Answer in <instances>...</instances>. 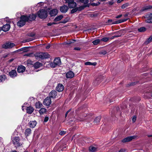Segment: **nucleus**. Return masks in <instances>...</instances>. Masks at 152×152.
Instances as JSON below:
<instances>
[{"instance_id":"obj_1","label":"nucleus","mask_w":152,"mask_h":152,"mask_svg":"<svg viewBox=\"0 0 152 152\" xmlns=\"http://www.w3.org/2000/svg\"><path fill=\"white\" fill-rule=\"evenodd\" d=\"M50 1L46 0L45 2H39L35 5L31 9H39L40 10H56L55 7H53L52 5H50Z\"/></svg>"},{"instance_id":"obj_2","label":"nucleus","mask_w":152,"mask_h":152,"mask_svg":"<svg viewBox=\"0 0 152 152\" xmlns=\"http://www.w3.org/2000/svg\"><path fill=\"white\" fill-rule=\"evenodd\" d=\"M26 21H27L26 16L22 15L21 17L20 20L17 23V25L18 26L21 27L25 24Z\"/></svg>"},{"instance_id":"obj_3","label":"nucleus","mask_w":152,"mask_h":152,"mask_svg":"<svg viewBox=\"0 0 152 152\" xmlns=\"http://www.w3.org/2000/svg\"><path fill=\"white\" fill-rule=\"evenodd\" d=\"M39 17L41 19H45L47 16V12L46 10H39L37 13Z\"/></svg>"},{"instance_id":"obj_4","label":"nucleus","mask_w":152,"mask_h":152,"mask_svg":"<svg viewBox=\"0 0 152 152\" xmlns=\"http://www.w3.org/2000/svg\"><path fill=\"white\" fill-rule=\"evenodd\" d=\"M12 143L16 147L22 145V144L20 142V139L18 137L12 138Z\"/></svg>"},{"instance_id":"obj_5","label":"nucleus","mask_w":152,"mask_h":152,"mask_svg":"<svg viewBox=\"0 0 152 152\" xmlns=\"http://www.w3.org/2000/svg\"><path fill=\"white\" fill-rule=\"evenodd\" d=\"M66 2L68 4V6L70 8H74L77 6V4L74 1V0H66Z\"/></svg>"},{"instance_id":"obj_6","label":"nucleus","mask_w":152,"mask_h":152,"mask_svg":"<svg viewBox=\"0 0 152 152\" xmlns=\"http://www.w3.org/2000/svg\"><path fill=\"white\" fill-rule=\"evenodd\" d=\"M15 46V44L10 42H7L3 44L2 46L3 48L8 49L12 48Z\"/></svg>"},{"instance_id":"obj_7","label":"nucleus","mask_w":152,"mask_h":152,"mask_svg":"<svg viewBox=\"0 0 152 152\" xmlns=\"http://www.w3.org/2000/svg\"><path fill=\"white\" fill-rule=\"evenodd\" d=\"M127 20V19H122L120 20H119L116 21L115 22H113V20L111 19L108 20L107 23H108V24L111 25L113 24H115L117 23H121L124 21H126Z\"/></svg>"},{"instance_id":"obj_8","label":"nucleus","mask_w":152,"mask_h":152,"mask_svg":"<svg viewBox=\"0 0 152 152\" xmlns=\"http://www.w3.org/2000/svg\"><path fill=\"white\" fill-rule=\"evenodd\" d=\"M137 137L136 136L128 137L123 139L122 140V142H129L132 140L136 138Z\"/></svg>"},{"instance_id":"obj_9","label":"nucleus","mask_w":152,"mask_h":152,"mask_svg":"<svg viewBox=\"0 0 152 152\" xmlns=\"http://www.w3.org/2000/svg\"><path fill=\"white\" fill-rule=\"evenodd\" d=\"M51 103V99L50 97H47L43 101V104L46 106H49Z\"/></svg>"},{"instance_id":"obj_10","label":"nucleus","mask_w":152,"mask_h":152,"mask_svg":"<svg viewBox=\"0 0 152 152\" xmlns=\"http://www.w3.org/2000/svg\"><path fill=\"white\" fill-rule=\"evenodd\" d=\"M36 15L33 14L30 15L28 16H26L27 21L34 20L36 19Z\"/></svg>"},{"instance_id":"obj_11","label":"nucleus","mask_w":152,"mask_h":152,"mask_svg":"<svg viewBox=\"0 0 152 152\" xmlns=\"http://www.w3.org/2000/svg\"><path fill=\"white\" fill-rule=\"evenodd\" d=\"M147 18L145 20L146 23H152V13L147 15Z\"/></svg>"},{"instance_id":"obj_12","label":"nucleus","mask_w":152,"mask_h":152,"mask_svg":"<svg viewBox=\"0 0 152 152\" xmlns=\"http://www.w3.org/2000/svg\"><path fill=\"white\" fill-rule=\"evenodd\" d=\"M9 76L13 78L17 76V72L15 70H12L9 72Z\"/></svg>"},{"instance_id":"obj_13","label":"nucleus","mask_w":152,"mask_h":152,"mask_svg":"<svg viewBox=\"0 0 152 152\" xmlns=\"http://www.w3.org/2000/svg\"><path fill=\"white\" fill-rule=\"evenodd\" d=\"M50 96L53 98H58L57 92L55 91H52L50 94Z\"/></svg>"},{"instance_id":"obj_14","label":"nucleus","mask_w":152,"mask_h":152,"mask_svg":"<svg viewBox=\"0 0 152 152\" xmlns=\"http://www.w3.org/2000/svg\"><path fill=\"white\" fill-rule=\"evenodd\" d=\"M74 76V73L71 71H69L66 74V77L67 78H72Z\"/></svg>"},{"instance_id":"obj_15","label":"nucleus","mask_w":152,"mask_h":152,"mask_svg":"<svg viewBox=\"0 0 152 152\" xmlns=\"http://www.w3.org/2000/svg\"><path fill=\"white\" fill-rule=\"evenodd\" d=\"M25 69L26 68L25 66L21 65L18 67L17 71L19 73L23 72L25 71Z\"/></svg>"},{"instance_id":"obj_16","label":"nucleus","mask_w":152,"mask_h":152,"mask_svg":"<svg viewBox=\"0 0 152 152\" xmlns=\"http://www.w3.org/2000/svg\"><path fill=\"white\" fill-rule=\"evenodd\" d=\"M64 89V87L63 85L59 84L56 87V90L58 92L62 91Z\"/></svg>"},{"instance_id":"obj_17","label":"nucleus","mask_w":152,"mask_h":152,"mask_svg":"<svg viewBox=\"0 0 152 152\" xmlns=\"http://www.w3.org/2000/svg\"><path fill=\"white\" fill-rule=\"evenodd\" d=\"M10 28V26L9 24H6L3 26L2 29L4 31H7L9 30Z\"/></svg>"},{"instance_id":"obj_18","label":"nucleus","mask_w":152,"mask_h":152,"mask_svg":"<svg viewBox=\"0 0 152 152\" xmlns=\"http://www.w3.org/2000/svg\"><path fill=\"white\" fill-rule=\"evenodd\" d=\"M54 61L56 66H59L61 64V60L59 58H57L55 59Z\"/></svg>"},{"instance_id":"obj_19","label":"nucleus","mask_w":152,"mask_h":152,"mask_svg":"<svg viewBox=\"0 0 152 152\" xmlns=\"http://www.w3.org/2000/svg\"><path fill=\"white\" fill-rule=\"evenodd\" d=\"M34 110V108L31 106L28 107L26 109L27 113L29 114H31L33 112Z\"/></svg>"},{"instance_id":"obj_20","label":"nucleus","mask_w":152,"mask_h":152,"mask_svg":"<svg viewBox=\"0 0 152 152\" xmlns=\"http://www.w3.org/2000/svg\"><path fill=\"white\" fill-rule=\"evenodd\" d=\"M90 118V116L89 115H86V114H84L82 117V118L81 121H83L85 120H89Z\"/></svg>"},{"instance_id":"obj_21","label":"nucleus","mask_w":152,"mask_h":152,"mask_svg":"<svg viewBox=\"0 0 152 152\" xmlns=\"http://www.w3.org/2000/svg\"><path fill=\"white\" fill-rule=\"evenodd\" d=\"M57 14V10H50L49 14L51 16L56 15Z\"/></svg>"},{"instance_id":"obj_22","label":"nucleus","mask_w":152,"mask_h":152,"mask_svg":"<svg viewBox=\"0 0 152 152\" xmlns=\"http://www.w3.org/2000/svg\"><path fill=\"white\" fill-rule=\"evenodd\" d=\"M89 150L91 152H95L97 150V148L93 146H90L89 148Z\"/></svg>"},{"instance_id":"obj_23","label":"nucleus","mask_w":152,"mask_h":152,"mask_svg":"<svg viewBox=\"0 0 152 152\" xmlns=\"http://www.w3.org/2000/svg\"><path fill=\"white\" fill-rule=\"evenodd\" d=\"M42 66V64L38 62H36L34 65V67L36 69L39 68Z\"/></svg>"},{"instance_id":"obj_24","label":"nucleus","mask_w":152,"mask_h":152,"mask_svg":"<svg viewBox=\"0 0 152 152\" xmlns=\"http://www.w3.org/2000/svg\"><path fill=\"white\" fill-rule=\"evenodd\" d=\"M37 123L36 121H31L29 123L30 127L33 128L36 126Z\"/></svg>"},{"instance_id":"obj_25","label":"nucleus","mask_w":152,"mask_h":152,"mask_svg":"<svg viewBox=\"0 0 152 152\" xmlns=\"http://www.w3.org/2000/svg\"><path fill=\"white\" fill-rule=\"evenodd\" d=\"M89 5L88 4H85L83 6H82L79 7H77L75 9H73V10H83L85 8V7H89Z\"/></svg>"},{"instance_id":"obj_26","label":"nucleus","mask_w":152,"mask_h":152,"mask_svg":"<svg viewBox=\"0 0 152 152\" xmlns=\"http://www.w3.org/2000/svg\"><path fill=\"white\" fill-rule=\"evenodd\" d=\"M43 53H37L35 54V56L37 57V58H41L42 59H43Z\"/></svg>"},{"instance_id":"obj_27","label":"nucleus","mask_w":152,"mask_h":152,"mask_svg":"<svg viewBox=\"0 0 152 152\" xmlns=\"http://www.w3.org/2000/svg\"><path fill=\"white\" fill-rule=\"evenodd\" d=\"M63 17L62 15H60L56 17L54 19V21L56 22H57L61 20L63 18Z\"/></svg>"},{"instance_id":"obj_28","label":"nucleus","mask_w":152,"mask_h":152,"mask_svg":"<svg viewBox=\"0 0 152 152\" xmlns=\"http://www.w3.org/2000/svg\"><path fill=\"white\" fill-rule=\"evenodd\" d=\"M31 129L29 128H28L26 130L25 132V135L27 136H28L30 134H31Z\"/></svg>"},{"instance_id":"obj_29","label":"nucleus","mask_w":152,"mask_h":152,"mask_svg":"<svg viewBox=\"0 0 152 152\" xmlns=\"http://www.w3.org/2000/svg\"><path fill=\"white\" fill-rule=\"evenodd\" d=\"M20 51H23L24 52H27L28 51V48H22L16 51L18 52Z\"/></svg>"},{"instance_id":"obj_30","label":"nucleus","mask_w":152,"mask_h":152,"mask_svg":"<svg viewBox=\"0 0 152 152\" xmlns=\"http://www.w3.org/2000/svg\"><path fill=\"white\" fill-rule=\"evenodd\" d=\"M42 106V104L40 102H36L35 104V107L37 108H39Z\"/></svg>"},{"instance_id":"obj_31","label":"nucleus","mask_w":152,"mask_h":152,"mask_svg":"<svg viewBox=\"0 0 152 152\" xmlns=\"http://www.w3.org/2000/svg\"><path fill=\"white\" fill-rule=\"evenodd\" d=\"M46 111V110L44 108H41L39 110V113L40 114H42L45 113Z\"/></svg>"},{"instance_id":"obj_32","label":"nucleus","mask_w":152,"mask_h":152,"mask_svg":"<svg viewBox=\"0 0 152 152\" xmlns=\"http://www.w3.org/2000/svg\"><path fill=\"white\" fill-rule=\"evenodd\" d=\"M152 41V35L145 42V43L148 44Z\"/></svg>"},{"instance_id":"obj_33","label":"nucleus","mask_w":152,"mask_h":152,"mask_svg":"<svg viewBox=\"0 0 152 152\" xmlns=\"http://www.w3.org/2000/svg\"><path fill=\"white\" fill-rule=\"evenodd\" d=\"M6 79V76L4 75H1L0 76V82H2L4 81Z\"/></svg>"},{"instance_id":"obj_34","label":"nucleus","mask_w":152,"mask_h":152,"mask_svg":"<svg viewBox=\"0 0 152 152\" xmlns=\"http://www.w3.org/2000/svg\"><path fill=\"white\" fill-rule=\"evenodd\" d=\"M43 59L49 58L50 55L47 53H43Z\"/></svg>"},{"instance_id":"obj_35","label":"nucleus","mask_w":152,"mask_h":152,"mask_svg":"<svg viewBox=\"0 0 152 152\" xmlns=\"http://www.w3.org/2000/svg\"><path fill=\"white\" fill-rule=\"evenodd\" d=\"M96 63L95 62L91 63L90 62L88 61L85 63V64L86 65H92L94 66H95L96 65Z\"/></svg>"},{"instance_id":"obj_36","label":"nucleus","mask_w":152,"mask_h":152,"mask_svg":"<svg viewBox=\"0 0 152 152\" xmlns=\"http://www.w3.org/2000/svg\"><path fill=\"white\" fill-rule=\"evenodd\" d=\"M70 18L69 17H67L64 20H63L60 22V23H66L68 22Z\"/></svg>"},{"instance_id":"obj_37","label":"nucleus","mask_w":152,"mask_h":152,"mask_svg":"<svg viewBox=\"0 0 152 152\" xmlns=\"http://www.w3.org/2000/svg\"><path fill=\"white\" fill-rule=\"evenodd\" d=\"M138 30L140 32H143L146 30V28L144 27H142L139 28Z\"/></svg>"},{"instance_id":"obj_38","label":"nucleus","mask_w":152,"mask_h":152,"mask_svg":"<svg viewBox=\"0 0 152 152\" xmlns=\"http://www.w3.org/2000/svg\"><path fill=\"white\" fill-rule=\"evenodd\" d=\"M100 117H98L96 118L94 121V122L95 124H98L100 121Z\"/></svg>"},{"instance_id":"obj_39","label":"nucleus","mask_w":152,"mask_h":152,"mask_svg":"<svg viewBox=\"0 0 152 152\" xmlns=\"http://www.w3.org/2000/svg\"><path fill=\"white\" fill-rule=\"evenodd\" d=\"M100 41V39H97L93 41L92 43L94 45H96L99 43Z\"/></svg>"},{"instance_id":"obj_40","label":"nucleus","mask_w":152,"mask_h":152,"mask_svg":"<svg viewBox=\"0 0 152 152\" xmlns=\"http://www.w3.org/2000/svg\"><path fill=\"white\" fill-rule=\"evenodd\" d=\"M68 7L66 5H64L60 7V10H68Z\"/></svg>"},{"instance_id":"obj_41","label":"nucleus","mask_w":152,"mask_h":152,"mask_svg":"<svg viewBox=\"0 0 152 152\" xmlns=\"http://www.w3.org/2000/svg\"><path fill=\"white\" fill-rule=\"evenodd\" d=\"M49 64H50V66L52 67H56V65L54 63V61H53V63L51 62H50L49 63Z\"/></svg>"},{"instance_id":"obj_42","label":"nucleus","mask_w":152,"mask_h":152,"mask_svg":"<svg viewBox=\"0 0 152 152\" xmlns=\"http://www.w3.org/2000/svg\"><path fill=\"white\" fill-rule=\"evenodd\" d=\"M109 39V38L108 37L103 38L101 39V41L104 42H107Z\"/></svg>"},{"instance_id":"obj_43","label":"nucleus","mask_w":152,"mask_h":152,"mask_svg":"<svg viewBox=\"0 0 152 152\" xmlns=\"http://www.w3.org/2000/svg\"><path fill=\"white\" fill-rule=\"evenodd\" d=\"M80 1L84 4H88L89 1L88 0H80Z\"/></svg>"},{"instance_id":"obj_44","label":"nucleus","mask_w":152,"mask_h":152,"mask_svg":"<svg viewBox=\"0 0 152 152\" xmlns=\"http://www.w3.org/2000/svg\"><path fill=\"white\" fill-rule=\"evenodd\" d=\"M128 4H123L121 7V8L123 9L126 8L127 9V7H128Z\"/></svg>"},{"instance_id":"obj_45","label":"nucleus","mask_w":152,"mask_h":152,"mask_svg":"<svg viewBox=\"0 0 152 152\" xmlns=\"http://www.w3.org/2000/svg\"><path fill=\"white\" fill-rule=\"evenodd\" d=\"M152 9V6L148 5L145 7V8L143 10H149Z\"/></svg>"},{"instance_id":"obj_46","label":"nucleus","mask_w":152,"mask_h":152,"mask_svg":"<svg viewBox=\"0 0 152 152\" xmlns=\"http://www.w3.org/2000/svg\"><path fill=\"white\" fill-rule=\"evenodd\" d=\"M75 40H71L69 41H68L66 44H70L71 43H74L75 42Z\"/></svg>"},{"instance_id":"obj_47","label":"nucleus","mask_w":152,"mask_h":152,"mask_svg":"<svg viewBox=\"0 0 152 152\" xmlns=\"http://www.w3.org/2000/svg\"><path fill=\"white\" fill-rule=\"evenodd\" d=\"M66 132L64 131H62L60 132L59 133V134L61 135H63L65 134Z\"/></svg>"},{"instance_id":"obj_48","label":"nucleus","mask_w":152,"mask_h":152,"mask_svg":"<svg viewBox=\"0 0 152 152\" xmlns=\"http://www.w3.org/2000/svg\"><path fill=\"white\" fill-rule=\"evenodd\" d=\"M56 23H50L47 24V25L48 26H50L52 25L55 24Z\"/></svg>"},{"instance_id":"obj_49","label":"nucleus","mask_w":152,"mask_h":152,"mask_svg":"<svg viewBox=\"0 0 152 152\" xmlns=\"http://www.w3.org/2000/svg\"><path fill=\"white\" fill-rule=\"evenodd\" d=\"M100 4V3L99 2H98L97 3H93L92 4V5L93 6H97L98 5Z\"/></svg>"},{"instance_id":"obj_50","label":"nucleus","mask_w":152,"mask_h":152,"mask_svg":"<svg viewBox=\"0 0 152 152\" xmlns=\"http://www.w3.org/2000/svg\"><path fill=\"white\" fill-rule=\"evenodd\" d=\"M136 120V117L134 116L132 118V121L133 122H134Z\"/></svg>"},{"instance_id":"obj_51","label":"nucleus","mask_w":152,"mask_h":152,"mask_svg":"<svg viewBox=\"0 0 152 152\" xmlns=\"http://www.w3.org/2000/svg\"><path fill=\"white\" fill-rule=\"evenodd\" d=\"M118 152H126V150L124 149H121Z\"/></svg>"},{"instance_id":"obj_52","label":"nucleus","mask_w":152,"mask_h":152,"mask_svg":"<svg viewBox=\"0 0 152 152\" xmlns=\"http://www.w3.org/2000/svg\"><path fill=\"white\" fill-rule=\"evenodd\" d=\"M48 120V117H45L44 119V121L45 122H47Z\"/></svg>"},{"instance_id":"obj_53","label":"nucleus","mask_w":152,"mask_h":152,"mask_svg":"<svg viewBox=\"0 0 152 152\" xmlns=\"http://www.w3.org/2000/svg\"><path fill=\"white\" fill-rule=\"evenodd\" d=\"M32 53H30L29 54H27L25 55L28 56H32Z\"/></svg>"},{"instance_id":"obj_54","label":"nucleus","mask_w":152,"mask_h":152,"mask_svg":"<svg viewBox=\"0 0 152 152\" xmlns=\"http://www.w3.org/2000/svg\"><path fill=\"white\" fill-rule=\"evenodd\" d=\"M74 49L77 50H80V48L79 47H76Z\"/></svg>"},{"instance_id":"obj_55","label":"nucleus","mask_w":152,"mask_h":152,"mask_svg":"<svg viewBox=\"0 0 152 152\" xmlns=\"http://www.w3.org/2000/svg\"><path fill=\"white\" fill-rule=\"evenodd\" d=\"M77 10H71V13H73L76 12Z\"/></svg>"},{"instance_id":"obj_56","label":"nucleus","mask_w":152,"mask_h":152,"mask_svg":"<svg viewBox=\"0 0 152 152\" xmlns=\"http://www.w3.org/2000/svg\"><path fill=\"white\" fill-rule=\"evenodd\" d=\"M50 47V45L49 44H48L46 47V49H49Z\"/></svg>"},{"instance_id":"obj_57","label":"nucleus","mask_w":152,"mask_h":152,"mask_svg":"<svg viewBox=\"0 0 152 152\" xmlns=\"http://www.w3.org/2000/svg\"><path fill=\"white\" fill-rule=\"evenodd\" d=\"M53 2L57 3L59 2V1L58 0H53Z\"/></svg>"},{"instance_id":"obj_58","label":"nucleus","mask_w":152,"mask_h":152,"mask_svg":"<svg viewBox=\"0 0 152 152\" xmlns=\"http://www.w3.org/2000/svg\"><path fill=\"white\" fill-rule=\"evenodd\" d=\"M61 12L63 13H65L67 12V10H61Z\"/></svg>"},{"instance_id":"obj_59","label":"nucleus","mask_w":152,"mask_h":152,"mask_svg":"<svg viewBox=\"0 0 152 152\" xmlns=\"http://www.w3.org/2000/svg\"><path fill=\"white\" fill-rule=\"evenodd\" d=\"M99 80V79H97L95 81V83H96L97 84H99L100 82H99V83L97 82V83H96V81H98Z\"/></svg>"},{"instance_id":"obj_60","label":"nucleus","mask_w":152,"mask_h":152,"mask_svg":"<svg viewBox=\"0 0 152 152\" xmlns=\"http://www.w3.org/2000/svg\"><path fill=\"white\" fill-rule=\"evenodd\" d=\"M102 53L103 54L105 55V54H106V53H107V52L106 51H102Z\"/></svg>"},{"instance_id":"obj_61","label":"nucleus","mask_w":152,"mask_h":152,"mask_svg":"<svg viewBox=\"0 0 152 152\" xmlns=\"http://www.w3.org/2000/svg\"><path fill=\"white\" fill-rule=\"evenodd\" d=\"M122 16V15H120L117 16V17H116V18H121Z\"/></svg>"},{"instance_id":"obj_62","label":"nucleus","mask_w":152,"mask_h":152,"mask_svg":"<svg viewBox=\"0 0 152 152\" xmlns=\"http://www.w3.org/2000/svg\"><path fill=\"white\" fill-rule=\"evenodd\" d=\"M70 110H69L68 111H67L66 113L65 116L66 117L68 113L69 112Z\"/></svg>"},{"instance_id":"obj_63","label":"nucleus","mask_w":152,"mask_h":152,"mask_svg":"<svg viewBox=\"0 0 152 152\" xmlns=\"http://www.w3.org/2000/svg\"><path fill=\"white\" fill-rule=\"evenodd\" d=\"M66 148V146H64L62 148V150H65V149Z\"/></svg>"},{"instance_id":"obj_64","label":"nucleus","mask_w":152,"mask_h":152,"mask_svg":"<svg viewBox=\"0 0 152 152\" xmlns=\"http://www.w3.org/2000/svg\"><path fill=\"white\" fill-rule=\"evenodd\" d=\"M123 0H118L117 1V2L118 3H120L121 1H123Z\"/></svg>"}]
</instances>
